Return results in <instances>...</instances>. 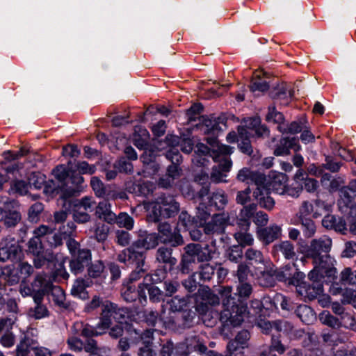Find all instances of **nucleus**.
<instances>
[{
    "label": "nucleus",
    "mask_w": 356,
    "mask_h": 356,
    "mask_svg": "<svg viewBox=\"0 0 356 356\" xmlns=\"http://www.w3.org/2000/svg\"><path fill=\"white\" fill-rule=\"evenodd\" d=\"M218 292L221 296L223 310L219 314L218 312L213 311L211 307V326L215 324L218 318L227 325H230L235 327L241 325L247 316V306L242 302L238 304L236 302L235 298L232 296L231 286L221 287ZM202 297L205 302V305H198L196 309L200 314L207 315L209 310L207 304L211 307L218 305L220 300L209 288L202 290Z\"/></svg>",
    "instance_id": "1"
},
{
    "label": "nucleus",
    "mask_w": 356,
    "mask_h": 356,
    "mask_svg": "<svg viewBox=\"0 0 356 356\" xmlns=\"http://www.w3.org/2000/svg\"><path fill=\"white\" fill-rule=\"evenodd\" d=\"M141 246H129L125 248L119 255L118 260L120 262L128 263L129 264H135L136 266L135 271L129 276V282L124 284L122 288V296L125 301L131 302L136 299H139L141 304L147 302L146 293L145 292V285H148L150 282H161L162 277H159V274L153 276H147L143 283L138 286V288L134 284V282L138 278V274L143 272L142 267L144 265V256L143 252L136 250V248Z\"/></svg>",
    "instance_id": "2"
},
{
    "label": "nucleus",
    "mask_w": 356,
    "mask_h": 356,
    "mask_svg": "<svg viewBox=\"0 0 356 356\" xmlns=\"http://www.w3.org/2000/svg\"><path fill=\"white\" fill-rule=\"evenodd\" d=\"M40 277H35V280L31 284L23 280L19 286V293L22 297H33L35 306L29 310L28 314L34 319H41L49 315L47 307L42 305V302L49 284L41 285L42 284L40 282Z\"/></svg>",
    "instance_id": "3"
},
{
    "label": "nucleus",
    "mask_w": 356,
    "mask_h": 356,
    "mask_svg": "<svg viewBox=\"0 0 356 356\" xmlns=\"http://www.w3.org/2000/svg\"><path fill=\"white\" fill-rule=\"evenodd\" d=\"M237 179L248 184H254L257 188L253 192V196L258 201L260 207L269 210L273 208L275 201L270 196L268 189L264 186L266 177L264 174L243 168L238 171Z\"/></svg>",
    "instance_id": "4"
},
{
    "label": "nucleus",
    "mask_w": 356,
    "mask_h": 356,
    "mask_svg": "<svg viewBox=\"0 0 356 356\" xmlns=\"http://www.w3.org/2000/svg\"><path fill=\"white\" fill-rule=\"evenodd\" d=\"M143 206L148 211V218L154 222L173 217L179 210V205L175 198L165 194L161 195L154 201L144 202Z\"/></svg>",
    "instance_id": "5"
},
{
    "label": "nucleus",
    "mask_w": 356,
    "mask_h": 356,
    "mask_svg": "<svg viewBox=\"0 0 356 356\" xmlns=\"http://www.w3.org/2000/svg\"><path fill=\"white\" fill-rule=\"evenodd\" d=\"M211 143V156L217 161H221L218 166H214L212 169L211 179L215 182L224 181L226 177L225 172L229 171L232 167V162L226 156L233 152L234 147L226 145L220 144L215 139Z\"/></svg>",
    "instance_id": "6"
},
{
    "label": "nucleus",
    "mask_w": 356,
    "mask_h": 356,
    "mask_svg": "<svg viewBox=\"0 0 356 356\" xmlns=\"http://www.w3.org/2000/svg\"><path fill=\"white\" fill-rule=\"evenodd\" d=\"M356 179L352 180L348 186L343 187L339 191L338 206L342 213H348L347 227L351 233L356 234V197H354L356 191Z\"/></svg>",
    "instance_id": "7"
},
{
    "label": "nucleus",
    "mask_w": 356,
    "mask_h": 356,
    "mask_svg": "<svg viewBox=\"0 0 356 356\" xmlns=\"http://www.w3.org/2000/svg\"><path fill=\"white\" fill-rule=\"evenodd\" d=\"M312 257L318 265L313 270L316 271L315 276L319 278L327 277L329 281L337 277V269L333 266L332 259L327 254L330 246H314Z\"/></svg>",
    "instance_id": "8"
},
{
    "label": "nucleus",
    "mask_w": 356,
    "mask_h": 356,
    "mask_svg": "<svg viewBox=\"0 0 356 356\" xmlns=\"http://www.w3.org/2000/svg\"><path fill=\"white\" fill-rule=\"evenodd\" d=\"M245 257L247 259L254 261L259 264L252 275L257 277L259 284L265 287L272 286L274 284V279L273 270L270 268L271 263L267 260L265 261L261 252L254 248H249L245 252Z\"/></svg>",
    "instance_id": "9"
},
{
    "label": "nucleus",
    "mask_w": 356,
    "mask_h": 356,
    "mask_svg": "<svg viewBox=\"0 0 356 356\" xmlns=\"http://www.w3.org/2000/svg\"><path fill=\"white\" fill-rule=\"evenodd\" d=\"M209 246H186V253L183 255L181 272L188 273L195 269L193 264L197 262L208 261L212 258Z\"/></svg>",
    "instance_id": "10"
},
{
    "label": "nucleus",
    "mask_w": 356,
    "mask_h": 356,
    "mask_svg": "<svg viewBox=\"0 0 356 356\" xmlns=\"http://www.w3.org/2000/svg\"><path fill=\"white\" fill-rule=\"evenodd\" d=\"M256 209L257 205L253 203L244 206L241 209L238 225L242 226L244 232L240 231L234 234L235 239L238 243V245H252L253 243V237L248 230L250 226V218Z\"/></svg>",
    "instance_id": "11"
},
{
    "label": "nucleus",
    "mask_w": 356,
    "mask_h": 356,
    "mask_svg": "<svg viewBox=\"0 0 356 356\" xmlns=\"http://www.w3.org/2000/svg\"><path fill=\"white\" fill-rule=\"evenodd\" d=\"M158 235L155 233L149 234L140 245H149L152 242L154 245L167 243H174L173 245H180L183 243L182 236L175 231L172 232L170 225L168 223H160L158 227Z\"/></svg>",
    "instance_id": "12"
},
{
    "label": "nucleus",
    "mask_w": 356,
    "mask_h": 356,
    "mask_svg": "<svg viewBox=\"0 0 356 356\" xmlns=\"http://www.w3.org/2000/svg\"><path fill=\"white\" fill-rule=\"evenodd\" d=\"M102 314L100 321L98 323V327L106 332L112 323V320L122 323L127 314V311L123 308H119L118 306L109 301H105L102 304Z\"/></svg>",
    "instance_id": "13"
},
{
    "label": "nucleus",
    "mask_w": 356,
    "mask_h": 356,
    "mask_svg": "<svg viewBox=\"0 0 356 356\" xmlns=\"http://www.w3.org/2000/svg\"><path fill=\"white\" fill-rule=\"evenodd\" d=\"M258 326L261 328L263 333L266 334H274L275 332H283L289 336L291 339L302 337L303 331L294 330L293 326L287 321H277L270 322L268 321H261L258 323Z\"/></svg>",
    "instance_id": "14"
},
{
    "label": "nucleus",
    "mask_w": 356,
    "mask_h": 356,
    "mask_svg": "<svg viewBox=\"0 0 356 356\" xmlns=\"http://www.w3.org/2000/svg\"><path fill=\"white\" fill-rule=\"evenodd\" d=\"M315 270H312L308 275L312 283L301 282L297 286V293L305 301L316 298L323 291V284L318 280V276H315Z\"/></svg>",
    "instance_id": "15"
},
{
    "label": "nucleus",
    "mask_w": 356,
    "mask_h": 356,
    "mask_svg": "<svg viewBox=\"0 0 356 356\" xmlns=\"http://www.w3.org/2000/svg\"><path fill=\"white\" fill-rule=\"evenodd\" d=\"M81 246H68L72 254L70 261L71 271L75 275L83 272L86 266L91 260V254L88 249L81 248Z\"/></svg>",
    "instance_id": "16"
},
{
    "label": "nucleus",
    "mask_w": 356,
    "mask_h": 356,
    "mask_svg": "<svg viewBox=\"0 0 356 356\" xmlns=\"http://www.w3.org/2000/svg\"><path fill=\"white\" fill-rule=\"evenodd\" d=\"M74 220L79 223H85L90 220L88 212L92 211L95 202L90 197H84L72 202Z\"/></svg>",
    "instance_id": "17"
},
{
    "label": "nucleus",
    "mask_w": 356,
    "mask_h": 356,
    "mask_svg": "<svg viewBox=\"0 0 356 356\" xmlns=\"http://www.w3.org/2000/svg\"><path fill=\"white\" fill-rule=\"evenodd\" d=\"M166 157L172 163L167 170L168 181L164 182L165 178H160L159 185L162 188H168L173 184L175 179L180 176V170L176 163H178L181 159V156L177 149H171L166 154Z\"/></svg>",
    "instance_id": "18"
},
{
    "label": "nucleus",
    "mask_w": 356,
    "mask_h": 356,
    "mask_svg": "<svg viewBox=\"0 0 356 356\" xmlns=\"http://www.w3.org/2000/svg\"><path fill=\"white\" fill-rule=\"evenodd\" d=\"M40 277L41 285L49 284V287L45 291V294L51 292L52 300L54 303L60 307L67 308V303L65 302V293L64 291L58 286H54L49 276L45 273H39L35 277Z\"/></svg>",
    "instance_id": "19"
},
{
    "label": "nucleus",
    "mask_w": 356,
    "mask_h": 356,
    "mask_svg": "<svg viewBox=\"0 0 356 356\" xmlns=\"http://www.w3.org/2000/svg\"><path fill=\"white\" fill-rule=\"evenodd\" d=\"M290 149L298 152L301 149V146L297 138L285 137L281 138L275 145L273 154L277 156H287L290 154Z\"/></svg>",
    "instance_id": "20"
},
{
    "label": "nucleus",
    "mask_w": 356,
    "mask_h": 356,
    "mask_svg": "<svg viewBox=\"0 0 356 356\" xmlns=\"http://www.w3.org/2000/svg\"><path fill=\"white\" fill-rule=\"evenodd\" d=\"M83 182V178L80 175L75 174L68 177L65 186L61 189L62 197L65 199L78 195L81 191Z\"/></svg>",
    "instance_id": "21"
},
{
    "label": "nucleus",
    "mask_w": 356,
    "mask_h": 356,
    "mask_svg": "<svg viewBox=\"0 0 356 356\" xmlns=\"http://www.w3.org/2000/svg\"><path fill=\"white\" fill-rule=\"evenodd\" d=\"M229 216L222 213L214 215L210 222L205 225L204 230L206 234L213 232L221 233L229 225Z\"/></svg>",
    "instance_id": "22"
},
{
    "label": "nucleus",
    "mask_w": 356,
    "mask_h": 356,
    "mask_svg": "<svg viewBox=\"0 0 356 356\" xmlns=\"http://www.w3.org/2000/svg\"><path fill=\"white\" fill-rule=\"evenodd\" d=\"M29 251L35 255L34 264L36 268H40L45 261H51L54 259L52 250L50 249L44 250V246H29Z\"/></svg>",
    "instance_id": "23"
},
{
    "label": "nucleus",
    "mask_w": 356,
    "mask_h": 356,
    "mask_svg": "<svg viewBox=\"0 0 356 356\" xmlns=\"http://www.w3.org/2000/svg\"><path fill=\"white\" fill-rule=\"evenodd\" d=\"M269 82L266 77V73L256 71L250 86V89L255 95H259L269 89Z\"/></svg>",
    "instance_id": "24"
},
{
    "label": "nucleus",
    "mask_w": 356,
    "mask_h": 356,
    "mask_svg": "<svg viewBox=\"0 0 356 356\" xmlns=\"http://www.w3.org/2000/svg\"><path fill=\"white\" fill-rule=\"evenodd\" d=\"M250 338V335L248 331L242 330L239 332L234 339L228 343L227 346L228 353H234L235 352L247 348Z\"/></svg>",
    "instance_id": "25"
},
{
    "label": "nucleus",
    "mask_w": 356,
    "mask_h": 356,
    "mask_svg": "<svg viewBox=\"0 0 356 356\" xmlns=\"http://www.w3.org/2000/svg\"><path fill=\"white\" fill-rule=\"evenodd\" d=\"M72 332L74 334H80L85 337H91L102 334L105 332H103L102 329L99 328L98 325L96 327H94L89 325H83L82 322H76L72 327Z\"/></svg>",
    "instance_id": "26"
},
{
    "label": "nucleus",
    "mask_w": 356,
    "mask_h": 356,
    "mask_svg": "<svg viewBox=\"0 0 356 356\" xmlns=\"http://www.w3.org/2000/svg\"><path fill=\"white\" fill-rule=\"evenodd\" d=\"M244 123V125L239 127L246 129L251 136L255 134L258 136H263L268 134L267 128L261 125V120L259 118H250L245 120Z\"/></svg>",
    "instance_id": "27"
},
{
    "label": "nucleus",
    "mask_w": 356,
    "mask_h": 356,
    "mask_svg": "<svg viewBox=\"0 0 356 356\" xmlns=\"http://www.w3.org/2000/svg\"><path fill=\"white\" fill-rule=\"evenodd\" d=\"M322 225L325 228L333 229L343 234L348 230L347 222L344 220L332 215H326L322 220Z\"/></svg>",
    "instance_id": "28"
},
{
    "label": "nucleus",
    "mask_w": 356,
    "mask_h": 356,
    "mask_svg": "<svg viewBox=\"0 0 356 356\" xmlns=\"http://www.w3.org/2000/svg\"><path fill=\"white\" fill-rule=\"evenodd\" d=\"M95 215L108 223H113L115 214L111 210V204L106 201L100 202L96 207Z\"/></svg>",
    "instance_id": "29"
},
{
    "label": "nucleus",
    "mask_w": 356,
    "mask_h": 356,
    "mask_svg": "<svg viewBox=\"0 0 356 356\" xmlns=\"http://www.w3.org/2000/svg\"><path fill=\"white\" fill-rule=\"evenodd\" d=\"M281 234V228L277 225L260 229L258 230V236L261 241L266 243H270L278 238Z\"/></svg>",
    "instance_id": "30"
},
{
    "label": "nucleus",
    "mask_w": 356,
    "mask_h": 356,
    "mask_svg": "<svg viewBox=\"0 0 356 356\" xmlns=\"http://www.w3.org/2000/svg\"><path fill=\"white\" fill-rule=\"evenodd\" d=\"M91 282L83 279H77L71 289V294L76 298L86 300L88 298L86 288L89 287Z\"/></svg>",
    "instance_id": "31"
},
{
    "label": "nucleus",
    "mask_w": 356,
    "mask_h": 356,
    "mask_svg": "<svg viewBox=\"0 0 356 356\" xmlns=\"http://www.w3.org/2000/svg\"><path fill=\"white\" fill-rule=\"evenodd\" d=\"M35 347V342L24 337L16 347V356H33Z\"/></svg>",
    "instance_id": "32"
},
{
    "label": "nucleus",
    "mask_w": 356,
    "mask_h": 356,
    "mask_svg": "<svg viewBox=\"0 0 356 356\" xmlns=\"http://www.w3.org/2000/svg\"><path fill=\"white\" fill-rule=\"evenodd\" d=\"M288 179L283 173L275 175L270 182L272 190L280 195L285 194Z\"/></svg>",
    "instance_id": "33"
},
{
    "label": "nucleus",
    "mask_w": 356,
    "mask_h": 356,
    "mask_svg": "<svg viewBox=\"0 0 356 356\" xmlns=\"http://www.w3.org/2000/svg\"><path fill=\"white\" fill-rule=\"evenodd\" d=\"M238 141L239 142V148L243 153H245L247 154H251L252 153V149L250 141V137L252 136L250 135V133H249L246 129H244L243 127H238Z\"/></svg>",
    "instance_id": "34"
},
{
    "label": "nucleus",
    "mask_w": 356,
    "mask_h": 356,
    "mask_svg": "<svg viewBox=\"0 0 356 356\" xmlns=\"http://www.w3.org/2000/svg\"><path fill=\"white\" fill-rule=\"evenodd\" d=\"M21 246H0V261L17 260L20 258Z\"/></svg>",
    "instance_id": "35"
},
{
    "label": "nucleus",
    "mask_w": 356,
    "mask_h": 356,
    "mask_svg": "<svg viewBox=\"0 0 356 356\" xmlns=\"http://www.w3.org/2000/svg\"><path fill=\"white\" fill-rule=\"evenodd\" d=\"M322 338L325 343L332 346H338L339 343L345 342L347 339L344 334L335 331L323 332Z\"/></svg>",
    "instance_id": "36"
},
{
    "label": "nucleus",
    "mask_w": 356,
    "mask_h": 356,
    "mask_svg": "<svg viewBox=\"0 0 356 356\" xmlns=\"http://www.w3.org/2000/svg\"><path fill=\"white\" fill-rule=\"evenodd\" d=\"M51 234V229L46 225H40L34 230L33 237L31 239L29 245H42L44 241V238Z\"/></svg>",
    "instance_id": "37"
},
{
    "label": "nucleus",
    "mask_w": 356,
    "mask_h": 356,
    "mask_svg": "<svg viewBox=\"0 0 356 356\" xmlns=\"http://www.w3.org/2000/svg\"><path fill=\"white\" fill-rule=\"evenodd\" d=\"M300 319L306 324L312 323L315 319V314L312 309L307 305H300L296 309Z\"/></svg>",
    "instance_id": "38"
},
{
    "label": "nucleus",
    "mask_w": 356,
    "mask_h": 356,
    "mask_svg": "<svg viewBox=\"0 0 356 356\" xmlns=\"http://www.w3.org/2000/svg\"><path fill=\"white\" fill-rule=\"evenodd\" d=\"M153 332L151 330H146L142 335V339L145 344L144 347L140 348V356H153L151 349Z\"/></svg>",
    "instance_id": "39"
},
{
    "label": "nucleus",
    "mask_w": 356,
    "mask_h": 356,
    "mask_svg": "<svg viewBox=\"0 0 356 356\" xmlns=\"http://www.w3.org/2000/svg\"><path fill=\"white\" fill-rule=\"evenodd\" d=\"M227 203V197L222 191L213 193L210 198V204L217 209H222Z\"/></svg>",
    "instance_id": "40"
},
{
    "label": "nucleus",
    "mask_w": 356,
    "mask_h": 356,
    "mask_svg": "<svg viewBox=\"0 0 356 356\" xmlns=\"http://www.w3.org/2000/svg\"><path fill=\"white\" fill-rule=\"evenodd\" d=\"M156 282H150L148 285H145V291L147 290L149 300L153 302H159L164 300L163 292L156 286H151Z\"/></svg>",
    "instance_id": "41"
},
{
    "label": "nucleus",
    "mask_w": 356,
    "mask_h": 356,
    "mask_svg": "<svg viewBox=\"0 0 356 356\" xmlns=\"http://www.w3.org/2000/svg\"><path fill=\"white\" fill-rule=\"evenodd\" d=\"M333 202H324L321 200H316L314 202V218H318L323 213H328L331 211Z\"/></svg>",
    "instance_id": "42"
},
{
    "label": "nucleus",
    "mask_w": 356,
    "mask_h": 356,
    "mask_svg": "<svg viewBox=\"0 0 356 356\" xmlns=\"http://www.w3.org/2000/svg\"><path fill=\"white\" fill-rule=\"evenodd\" d=\"M52 173L55 179L59 182V184H60L61 190L63 186H65L69 177L67 168L63 165H58L53 170Z\"/></svg>",
    "instance_id": "43"
},
{
    "label": "nucleus",
    "mask_w": 356,
    "mask_h": 356,
    "mask_svg": "<svg viewBox=\"0 0 356 356\" xmlns=\"http://www.w3.org/2000/svg\"><path fill=\"white\" fill-rule=\"evenodd\" d=\"M113 223H116L120 227L131 229L134 227V219L126 213H120L118 216H115Z\"/></svg>",
    "instance_id": "44"
},
{
    "label": "nucleus",
    "mask_w": 356,
    "mask_h": 356,
    "mask_svg": "<svg viewBox=\"0 0 356 356\" xmlns=\"http://www.w3.org/2000/svg\"><path fill=\"white\" fill-rule=\"evenodd\" d=\"M172 250L168 246H161L157 252V259L163 263L175 264L176 260L171 257Z\"/></svg>",
    "instance_id": "45"
},
{
    "label": "nucleus",
    "mask_w": 356,
    "mask_h": 356,
    "mask_svg": "<svg viewBox=\"0 0 356 356\" xmlns=\"http://www.w3.org/2000/svg\"><path fill=\"white\" fill-rule=\"evenodd\" d=\"M320 320L323 324L333 328L341 326L340 321L331 315L328 312H323L319 316Z\"/></svg>",
    "instance_id": "46"
},
{
    "label": "nucleus",
    "mask_w": 356,
    "mask_h": 356,
    "mask_svg": "<svg viewBox=\"0 0 356 356\" xmlns=\"http://www.w3.org/2000/svg\"><path fill=\"white\" fill-rule=\"evenodd\" d=\"M340 280L344 284L356 285V270L352 271L350 268H346L341 273Z\"/></svg>",
    "instance_id": "47"
},
{
    "label": "nucleus",
    "mask_w": 356,
    "mask_h": 356,
    "mask_svg": "<svg viewBox=\"0 0 356 356\" xmlns=\"http://www.w3.org/2000/svg\"><path fill=\"white\" fill-rule=\"evenodd\" d=\"M209 153H210V149L206 145L203 143H198L196 145V156L193 159V162H196L200 165H204L205 163V158H202L199 154H201L203 156H207Z\"/></svg>",
    "instance_id": "48"
},
{
    "label": "nucleus",
    "mask_w": 356,
    "mask_h": 356,
    "mask_svg": "<svg viewBox=\"0 0 356 356\" xmlns=\"http://www.w3.org/2000/svg\"><path fill=\"white\" fill-rule=\"evenodd\" d=\"M299 216L300 218H305L309 216L314 217V203L309 201H303L299 208Z\"/></svg>",
    "instance_id": "49"
},
{
    "label": "nucleus",
    "mask_w": 356,
    "mask_h": 356,
    "mask_svg": "<svg viewBox=\"0 0 356 356\" xmlns=\"http://www.w3.org/2000/svg\"><path fill=\"white\" fill-rule=\"evenodd\" d=\"M252 292V288L251 284L240 282V284L237 286V293L239 298V301L248 299Z\"/></svg>",
    "instance_id": "50"
},
{
    "label": "nucleus",
    "mask_w": 356,
    "mask_h": 356,
    "mask_svg": "<svg viewBox=\"0 0 356 356\" xmlns=\"http://www.w3.org/2000/svg\"><path fill=\"white\" fill-rule=\"evenodd\" d=\"M76 335L72 332V335L67 340V343L71 350L80 352L83 350V343Z\"/></svg>",
    "instance_id": "51"
},
{
    "label": "nucleus",
    "mask_w": 356,
    "mask_h": 356,
    "mask_svg": "<svg viewBox=\"0 0 356 356\" xmlns=\"http://www.w3.org/2000/svg\"><path fill=\"white\" fill-rule=\"evenodd\" d=\"M341 326L356 331V320L349 313L346 312L340 317Z\"/></svg>",
    "instance_id": "52"
},
{
    "label": "nucleus",
    "mask_w": 356,
    "mask_h": 356,
    "mask_svg": "<svg viewBox=\"0 0 356 356\" xmlns=\"http://www.w3.org/2000/svg\"><path fill=\"white\" fill-rule=\"evenodd\" d=\"M265 350L270 353H271V351H275L282 355L285 352L286 348L282 344L279 338L276 337L275 334H273L270 346L267 350Z\"/></svg>",
    "instance_id": "53"
},
{
    "label": "nucleus",
    "mask_w": 356,
    "mask_h": 356,
    "mask_svg": "<svg viewBox=\"0 0 356 356\" xmlns=\"http://www.w3.org/2000/svg\"><path fill=\"white\" fill-rule=\"evenodd\" d=\"M43 211V205L40 202L33 204L29 210V220L31 222H35L39 219V215Z\"/></svg>",
    "instance_id": "54"
},
{
    "label": "nucleus",
    "mask_w": 356,
    "mask_h": 356,
    "mask_svg": "<svg viewBox=\"0 0 356 356\" xmlns=\"http://www.w3.org/2000/svg\"><path fill=\"white\" fill-rule=\"evenodd\" d=\"M200 268L199 275L200 279L203 281H209L214 274V268L209 264H201L199 267Z\"/></svg>",
    "instance_id": "55"
},
{
    "label": "nucleus",
    "mask_w": 356,
    "mask_h": 356,
    "mask_svg": "<svg viewBox=\"0 0 356 356\" xmlns=\"http://www.w3.org/2000/svg\"><path fill=\"white\" fill-rule=\"evenodd\" d=\"M104 265L101 261H96L88 268V275L91 277H98L103 273Z\"/></svg>",
    "instance_id": "56"
},
{
    "label": "nucleus",
    "mask_w": 356,
    "mask_h": 356,
    "mask_svg": "<svg viewBox=\"0 0 356 356\" xmlns=\"http://www.w3.org/2000/svg\"><path fill=\"white\" fill-rule=\"evenodd\" d=\"M293 95V92L286 90L285 86L280 85L277 88H275L271 92V96L275 99H284L285 97H291Z\"/></svg>",
    "instance_id": "57"
},
{
    "label": "nucleus",
    "mask_w": 356,
    "mask_h": 356,
    "mask_svg": "<svg viewBox=\"0 0 356 356\" xmlns=\"http://www.w3.org/2000/svg\"><path fill=\"white\" fill-rule=\"evenodd\" d=\"M187 305V299L175 296L170 302V309L173 312L182 310Z\"/></svg>",
    "instance_id": "58"
},
{
    "label": "nucleus",
    "mask_w": 356,
    "mask_h": 356,
    "mask_svg": "<svg viewBox=\"0 0 356 356\" xmlns=\"http://www.w3.org/2000/svg\"><path fill=\"white\" fill-rule=\"evenodd\" d=\"M220 118L205 120V124L208 127L207 130L212 132L222 131L223 127H225V124L223 122V120H221L220 122Z\"/></svg>",
    "instance_id": "59"
},
{
    "label": "nucleus",
    "mask_w": 356,
    "mask_h": 356,
    "mask_svg": "<svg viewBox=\"0 0 356 356\" xmlns=\"http://www.w3.org/2000/svg\"><path fill=\"white\" fill-rule=\"evenodd\" d=\"M90 184L97 197H103L105 195L104 184L97 177H92Z\"/></svg>",
    "instance_id": "60"
},
{
    "label": "nucleus",
    "mask_w": 356,
    "mask_h": 356,
    "mask_svg": "<svg viewBox=\"0 0 356 356\" xmlns=\"http://www.w3.org/2000/svg\"><path fill=\"white\" fill-rule=\"evenodd\" d=\"M316 336L314 334H308V339L312 342L311 346L309 348V350L310 353V356H323L324 351L320 347L319 344L313 343V341L315 340Z\"/></svg>",
    "instance_id": "61"
},
{
    "label": "nucleus",
    "mask_w": 356,
    "mask_h": 356,
    "mask_svg": "<svg viewBox=\"0 0 356 356\" xmlns=\"http://www.w3.org/2000/svg\"><path fill=\"white\" fill-rule=\"evenodd\" d=\"M284 118L281 113L277 112L275 107H269L268 113L266 115V120L274 123H280L283 121Z\"/></svg>",
    "instance_id": "62"
},
{
    "label": "nucleus",
    "mask_w": 356,
    "mask_h": 356,
    "mask_svg": "<svg viewBox=\"0 0 356 356\" xmlns=\"http://www.w3.org/2000/svg\"><path fill=\"white\" fill-rule=\"evenodd\" d=\"M332 148L336 151L337 155L346 161H351L353 159L352 153L341 147L337 143L332 144Z\"/></svg>",
    "instance_id": "63"
},
{
    "label": "nucleus",
    "mask_w": 356,
    "mask_h": 356,
    "mask_svg": "<svg viewBox=\"0 0 356 356\" xmlns=\"http://www.w3.org/2000/svg\"><path fill=\"white\" fill-rule=\"evenodd\" d=\"M29 185L24 181L17 180L13 182L11 189L20 195H25L29 191Z\"/></svg>",
    "instance_id": "64"
}]
</instances>
